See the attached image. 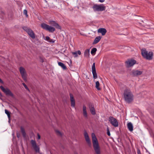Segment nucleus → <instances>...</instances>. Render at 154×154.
<instances>
[{
    "label": "nucleus",
    "instance_id": "1",
    "mask_svg": "<svg viewBox=\"0 0 154 154\" xmlns=\"http://www.w3.org/2000/svg\"><path fill=\"white\" fill-rule=\"evenodd\" d=\"M125 100L127 103L132 102L134 100V96L131 90L129 89H125L123 93Z\"/></svg>",
    "mask_w": 154,
    "mask_h": 154
},
{
    "label": "nucleus",
    "instance_id": "2",
    "mask_svg": "<svg viewBox=\"0 0 154 154\" xmlns=\"http://www.w3.org/2000/svg\"><path fill=\"white\" fill-rule=\"evenodd\" d=\"M91 137L93 147L96 154H100V147L95 134L92 133Z\"/></svg>",
    "mask_w": 154,
    "mask_h": 154
},
{
    "label": "nucleus",
    "instance_id": "3",
    "mask_svg": "<svg viewBox=\"0 0 154 154\" xmlns=\"http://www.w3.org/2000/svg\"><path fill=\"white\" fill-rule=\"evenodd\" d=\"M141 54L143 57L148 60H152L153 57V53L151 51L148 52L145 49L141 50Z\"/></svg>",
    "mask_w": 154,
    "mask_h": 154
},
{
    "label": "nucleus",
    "instance_id": "4",
    "mask_svg": "<svg viewBox=\"0 0 154 154\" xmlns=\"http://www.w3.org/2000/svg\"><path fill=\"white\" fill-rule=\"evenodd\" d=\"M93 8L94 11H105L106 7L103 6V5H94Z\"/></svg>",
    "mask_w": 154,
    "mask_h": 154
},
{
    "label": "nucleus",
    "instance_id": "5",
    "mask_svg": "<svg viewBox=\"0 0 154 154\" xmlns=\"http://www.w3.org/2000/svg\"><path fill=\"white\" fill-rule=\"evenodd\" d=\"M0 88L2 91L4 92L6 95L12 97H14V95L13 94L8 88H4L2 86H1Z\"/></svg>",
    "mask_w": 154,
    "mask_h": 154
},
{
    "label": "nucleus",
    "instance_id": "6",
    "mask_svg": "<svg viewBox=\"0 0 154 154\" xmlns=\"http://www.w3.org/2000/svg\"><path fill=\"white\" fill-rule=\"evenodd\" d=\"M23 29L32 38L34 39L35 38V35L31 29L26 26L23 27Z\"/></svg>",
    "mask_w": 154,
    "mask_h": 154
},
{
    "label": "nucleus",
    "instance_id": "7",
    "mask_svg": "<svg viewBox=\"0 0 154 154\" xmlns=\"http://www.w3.org/2000/svg\"><path fill=\"white\" fill-rule=\"evenodd\" d=\"M19 70L23 79L26 82L27 81V74L25 69L23 67H20Z\"/></svg>",
    "mask_w": 154,
    "mask_h": 154
},
{
    "label": "nucleus",
    "instance_id": "8",
    "mask_svg": "<svg viewBox=\"0 0 154 154\" xmlns=\"http://www.w3.org/2000/svg\"><path fill=\"white\" fill-rule=\"evenodd\" d=\"M109 121L111 124L115 127L118 126V123L117 120L113 117L110 116L109 118Z\"/></svg>",
    "mask_w": 154,
    "mask_h": 154
},
{
    "label": "nucleus",
    "instance_id": "9",
    "mask_svg": "<svg viewBox=\"0 0 154 154\" xmlns=\"http://www.w3.org/2000/svg\"><path fill=\"white\" fill-rule=\"evenodd\" d=\"M31 143L32 147L35 151L37 152H39V148L36 144L35 141L32 140L31 141Z\"/></svg>",
    "mask_w": 154,
    "mask_h": 154
},
{
    "label": "nucleus",
    "instance_id": "10",
    "mask_svg": "<svg viewBox=\"0 0 154 154\" xmlns=\"http://www.w3.org/2000/svg\"><path fill=\"white\" fill-rule=\"evenodd\" d=\"M92 70L93 78L94 79H96L97 78V75L96 72L95 63H93V64L92 66Z\"/></svg>",
    "mask_w": 154,
    "mask_h": 154
},
{
    "label": "nucleus",
    "instance_id": "11",
    "mask_svg": "<svg viewBox=\"0 0 154 154\" xmlns=\"http://www.w3.org/2000/svg\"><path fill=\"white\" fill-rule=\"evenodd\" d=\"M84 135L86 142L88 145L90 146L91 145V143L87 133L86 131L85 132Z\"/></svg>",
    "mask_w": 154,
    "mask_h": 154
},
{
    "label": "nucleus",
    "instance_id": "12",
    "mask_svg": "<svg viewBox=\"0 0 154 154\" xmlns=\"http://www.w3.org/2000/svg\"><path fill=\"white\" fill-rule=\"evenodd\" d=\"M136 61L134 60H129L126 62V63L128 67H130L133 66L136 63Z\"/></svg>",
    "mask_w": 154,
    "mask_h": 154
},
{
    "label": "nucleus",
    "instance_id": "13",
    "mask_svg": "<svg viewBox=\"0 0 154 154\" xmlns=\"http://www.w3.org/2000/svg\"><path fill=\"white\" fill-rule=\"evenodd\" d=\"M89 108L91 113L93 115H94L96 114L93 105L91 103L89 104Z\"/></svg>",
    "mask_w": 154,
    "mask_h": 154
},
{
    "label": "nucleus",
    "instance_id": "14",
    "mask_svg": "<svg viewBox=\"0 0 154 154\" xmlns=\"http://www.w3.org/2000/svg\"><path fill=\"white\" fill-rule=\"evenodd\" d=\"M70 100L71 102V106L72 107H74L75 105V102L72 94H70Z\"/></svg>",
    "mask_w": 154,
    "mask_h": 154
},
{
    "label": "nucleus",
    "instance_id": "15",
    "mask_svg": "<svg viewBox=\"0 0 154 154\" xmlns=\"http://www.w3.org/2000/svg\"><path fill=\"white\" fill-rule=\"evenodd\" d=\"M142 73V72L138 70H133L132 71V75L134 76H137L138 75H140Z\"/></svg>",
    "mask_w": 154,
    "mask_h": 154
},
{
    "label": "nucleus",
    "instance_id": "16",
    "mask_svg": "<svg viewBox=\"0 0 154 154\" xmlns=\"http://www.w3.org/2000/svg\"><path fill=\"white\" fill-rule=\"evenodd\" d=\"M83 114L84 116L86 118L88 117V114L86 111V107L84 105L83 106Z\"/></svg>",
    "mask_w": 154,
    "mask_h": 154
},
{
    "label": "nucleus",
    "instance_id": "17",
    "mask_svg": "<svg viewBox=\"0 0 154 154\" xmlns=\"http://www.w3.org/2000/svg\"><path fill=\"white\" fill-rule=\"evenodd\" d=\"M98 32L101 33L102 35H104L106 33V30L105 29L101 28L98 29Z\"/></svg>",
    "mask_w": 154,
    "mask_h": 154
},
{
    "label": "nucleus",
    "instance_id": "18",
    "mask_svg": "<svg viewBox=\"0 0 154 154\" xmlns=\"http://www.w3.org/2000/svg\"><path fill=\"white\" fill-rule=\"evenodd\" d=\"M127 126L128 129L130 131H132L133 130V126L132 123L129 122L128 123Z\"/></svg>",
    "mask_w": 154,
    "mask_h": 154
},
{
    "label": "nucleus",
    "instance_id": "19",
    "mask_svg": "<svg viewBox=\"0 0 154 154\" xmlns=\"http://www.w3.org/2000/svg\"><path fill=\"white\" fill-rule=\"evenodd\" d=\"M50 24L58 29H60V27L59 24L54 21H51L50 22Z\"/></svg>",
    "mask_w": 154,
    "mask_h": 154
},
{
    "label": "nucleus",
    "instance_id": "20",
    "mask_svg": "<svg viewBox=\"0 0 154 154\" xmlns=\"http://www.w3.org/2000/svg\"><path fill=\"white\" fill-rule=\"evenodd\" d=\"M101 37L100 36H99L96 37L93 43V44H95L98 42L100 40Z\"/></svg>",
    "mask_w": 154,
    "mask_h": 154
},
{
    "label": "nucleus",
    "instance_id": "21",
    "mask_svg": "<svg viewBox=\"0 0 154 154\" xmlns=\"http://www.w3.org/2000/svg\"><path fill=\"white\" fill-rule=\"evenodd\" d=\"M90 50L89 49H86L84 52V56L87 58H88L89 56Z\"/></svg>",
    "mask_w": 154,
    "mask_h": 154
},
{
    "label": "nucleus",
    "instance_id": "22",
    "mask_svg": "<svg viewBox=\"0 0 154 154\" xmlns=\"http://www.w3.org/2000/svg\"><path fill=\"white\" fill-rule=\"evenodd\" d=\"M58 65L59 66H61L63 69H66V66L62 63L59 62Z\"/></svg>",
    "mask_w": 154,
    "mask_h": 154
},
{
    "label": "nucleus",
    "instance_id": "23",
    "mask_svg": "<svg viewBox=\"0 0 154 154\" xmlns=\"http://www.w3.org/2000/svg\"><path fill=\"white\" fill-rule=\"evenodd\" d=\"M47 30L49 32H54L55 30V29L53 27L48 26V27Z\"/></svg>",
    "mask_w": 154,
    "mask_h": 154
},
{
    "label": "nucleus",
    "instance_id": "24",
    "mask_svg": "<svg viewBox=\"0 0 154 154\" xmlns=\"http://www.w3.org/2000/svg\"><path fill=\"white\" fill-rule=\"evenodd\" d=\"M48 25L46 24L45 23H43L41 24L42 27L44 29L47 30Z\"/></svg>",
    "mask_w": 154,
    "mask_h": 154
},
{
    "label": "nucleus",
    "instance_id": "25",
    "mask_svg": "<svg viewBox=\"0 0 154 154\" xmlns=\"http://www.w3.org/2000/svg\"><path fill=\"white\" fill-rule=\"evenodd\" d=\"M20 130L22 134L23 137H25L26 136V134L24 129L23 127H20Z\"/></svg>",
    "mask_w": 154,
    "mask_h": 154
},
{
    "label": "nucleus",
    "instance_id": "26",
    "mask_svg": "<svg viewBox=\"0 0 154 154\" xmlns=\"http://www.w3.org/2000/svg\"><path fill=\"white\" fill-rule=\"evenodd\" d=\"M99 86L100 83L98 81H97L96 82L95 87L98 90H100L101 89L99 87Z\"/></svg>",
    "mask_w": 154,
    "mask_h": 154
},
{
    "label": "nucleus",
    "instance_id": "27",
    "mask_svg": "<svg viewBox=\"0 0 154 154\" xmlns=\"http://www.w3.org/2000/svg\"><path fill=\"white\" fill-rule=\"evenodd\" d=\"M5 113L7 115L9 120L10 118V114L11 113L7 110L5 109Z\"/></svg>",
    "mask_w": 154,
    "mask_h": 154
},
{
    "label": "nucleus",
    "instance_id": "28",
    "mask_svg": "<svg viewBox=\"0 0 154 154\" xmlns=\"http://www.w3.org/2000/svg\"><path fill=\"white\" fill-rule=\"evenodd\" d=\"M97 49L96 48H93L91 51V54L92 55H93V54L94 55L96 51H97Z\"/></svg>",
    "mask_w": 154,
    "mask_h": 154
},
{
    "label": "nucleus",
    "instance_id": "29",
    "mask_svg": "<svg viewBox=\"0 0 154 154\" xmlns=\"http://www.w3.org/2000/svg\"><path fill=\"white\" fill-rule=\"evenodd\" d=\"M23 14L25 15L26 17H27L28 15L27 14V11L25 9L23 10Z\"/></svg>",
    "mask_w": 154,
    "mask_h": 154
},
{
    "label": "nucleus",
    "instance_id": "30",
    "mask_svg": "<svg viewBox=\"0 0 154 154\" xmlns=\"http://www.w3.org/2000/svg\"><path fill=\"white\" fill-rule=\"evenodd\" d=\"M22 84L23 85V86H24V87H25V88L28 91H29V88H28V87H27V86L24 83H22Z\"/></svg>",
    "mask_w": 154,
    "mask_h": 154
},
{
    "label": "nucleus",
    "instance_id": "31",
    "mask_svg": "<svg viewBox=\"0 0 154 154\" xmlns=\"http://www.w3.org/2000/svg\"><path fill=\"white\" fill-rule=\"evenodd\" d=\"M72 54L74 55V57H77L78 56L76 52H72Z\"/></svg>",
    "mask_w": 154,
    "mask_h": 154
},
{
    "label": "nucleus",
    "instance_id": "32",
    "mask_svg": "<svg viewBox=\"0 0 154 154\" xmlns=\"http://www.w3.org/2000/svg\"><path fill=\"white\" fill-rule=\"evenodd\" d=\"M56 132L57 135L60 136L61 135V133L59 131L56 130Z\"/></svg>",
    "mask_w": 154,
    "mask_h": 154
},
{
    "label": "nucleus",
    "instance_id": "33",
    "mask_svg": "<svg viewBox=\"0 0 154 154\" xmlns=\"http://www.w3.org/2000/svg\"><path fill=\"white\" fill-rule=\"evenodd\" d=\"M107 134L109 136H110V133L109 131V128L108 127H107Z\"/></svg>",
    "mask_w": 154,
    "mask_h": 154
},
{
    "label": "nucleus",
    "instance_id": "34",
    "mask_svg": "<svg viewBox=\"0 0 154 154\" xmlns=\"http://www.w3.org/2000/svg\"><path fill=\"white\" fill-rule=\"evenodd\" d=\"M45 40H46L49 42V40H50V38L48 36H46L45 37Z\"/></svg>",
    "mask_w": 154,
    "mask_h": 154
},
{
    "label": "nucleus",
    "instance_id": "35",
    "mask_svg": "<svg viewBox=\"0 0 154 154\" xmlns=\"http://www.w3.org/2000/svg\"><path fill=\"white\" fill-rule=\"evenodd\" d=\"M49 42H50L54 43V41L53 39H51L50 38V40L49 41Z\"/></svg>",
    "mask_w": 154,
    "mask_h": 154
},
{
    "label": "nucleus",
    "instance_id": "36",
    "mask_svg": "<svg viewBox=\"0 0 154 154\" xmlns=\"http://www.w3.org/2000/svg\"><path fill=\"white\" fill-rule=\"evenodd\" d=\"M20 133L19 132H17V136L18 138H19L20 137Z\"/></svg>",
    "mask_w": 154,
    "mask_h": 154
},
{
    "label": "nucleus",
    "instance_id": "37",
    "mask_svg": "<svg viewBox=\"0 0 154 154\" xmlns=\"http://www.w3.org/2000/svg\"><path fill=\"white\" fill-rule=\"evenodd\" d=\"M77 53V54H79V55H80L81 54V52L79 50L76 52Z\"/></svg>",
    "mask_w": 154,
    "mask_h": 154
},
{
    "label": "nucleus",
    "instance_id": "38",
    "mask_svg": "<svg viewBox=\"0 0 154 154\" xmlns=\"http://www.w3.org/2000/svg\"><path fill=\"white\" fill-rule=\"evenodd\" d=\"M38 139H40L41 137L40 135L39 134H37Z\"/></svg>",
    "mask_w": 154,
    "mask_h": 154
},
{
    "label": "nucleus",
    "instance_id": "39",
    "mask_svg": "<svg viewBox=\"0 0 154 154\" xmlns=\"http://www.w3.org/2000/svg\"><path fill=\"white\" fill-rule=\"evenodd\" d=\"M137 153L138 154H140V150L138 149L137 150Z\"/></svg>",
    "mask_w": 154,
    "mask_h": 154
},
{
    "label": "nucleus",
    "instance_id": "40",
    "mask_svg": "<svg viewBox=\"0 0 154 154\" xmlns=\"http://www.w3.org/2000/svg\"><path fill=\"white\" fill-rule=\"evenodd\" d=\"M105 1L104 0H99V1L100 2H103Z\"/></svg>",
    "mask_w": 154,
    "mask_h": 154
},
{
    "label": "nucleus",
    "instance_id": "41",
    "mask_svg": "<svg viewBox=\"0 0 154 154\" xmlns=\"http://www.w3.org/2000/svg\"><path fill=\"white\" fill-rule=\"evenodd\" d=\"M0 82L2 84L3 83V81L0 78Z\"/></svg>",
    "mask_w": 154,
    "mask_h": 154
},
{
    "label": "nucleus",
    "instance_id": "42",
    "mask_svg": "<svg viewBox=\"0 0 154 154\" xmlns=\"http://www.w3.org/2000/svg\"><path fill=\"white\" fill-rule=\"evenodd\" d=\"M75 154H78L77 153H75Z\"/></svg>",
    "mask_w": 154,
    "mask_h": 154
},
{
    "label": "nucleus",
    "instance_id": "43",
    "mask_svg": "<svg viewBox=\"0 0 154 154\" xmlns=\"http://www.w3.org/2000/svg\"><path fill=\"white\" fill-rule=\"evenodd\" d=\"M40 154H42L41 153H39Z\"/></svg>",
    "mask_w": 154,
    "mask_h": 154
},
{
    "label": "nucleus",
    "instance_id": "44",
    "mask_svg": "<svg viewBox=\"0 0 154 154\" xmlns=\"http://www.w3.org/2000/svg\"><path fill=\"white\" fill-rule=\"evenodd\" d=\"M2 13L3 14H4V12H2Z\"/></svg>",
    "mask_w": 154,
    "mask_h": 154
}]
</instances>
